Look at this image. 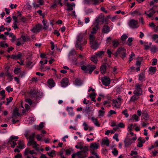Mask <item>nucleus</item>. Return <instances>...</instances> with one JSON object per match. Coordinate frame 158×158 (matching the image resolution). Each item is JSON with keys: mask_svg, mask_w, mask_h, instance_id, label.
I'll return each instance as SVG.
<instances>
[{"mask_svg": "<svg viewBox=\"0 0 158 158\" xmlns=\"http://www.w3.org/2000/svg\"><path fill=\"white\" fill-rule=\"evenodd\" d=\"M135 54L133 52H131V54L130 56L129 61H131V60H133V59L135 58Z\"/></svg>", "mask_w": 158, "mask_h": 158, "instance_id": "bf43d9fd", "label": "nucleus"}, {"mask_svg": "<svg viewBox=\"0 0 158 158\" xmlns=\"http://www.w3.org/2000/svg\"><path fill=\"white\" fill-rule=\"evenodd\" d=\"M138 20L134 19H131L129 20L128 23V25L130 28L134 29L138 27Z\"/></svg>", "mask_w": 158, "mask_h": 158, "instance_id": "9b49d317", "label": "nucleus"}, {"mask_svg": "<svg viewBox=\"0 0 158 158\" xmlns=\"http://www.w3.org/2000/svg\"><path fill=\"white\" fill-rule=\"evenodd\" d=\"M66 6L68 7L67 9V10L68 11L71 10L73 9V7L74 8L75 6V4L74 3H73L72 4H70L69 3H66Z\"/></svg>", "mask_w": 158, "mask_h": 158, "instance_id": "a878e982", "label": "nucleus"}, {"mask_svg": "<svg viewBox=\"0 0 158 158\" xmlns=\"http://www.w3.org/2000/svg\"><path fill=\"white\" fill-rule=\"evenodd\" d=\"M42 26L41 24H38L34 27L31 31L34 33H37L40 31L42 28Z\"/></svg>", "mask_w": 158, "mask_h": 158, "instance_id": "f3484780", "label": "nucleus"}, {"mask_svg": "<svg viewBox=\"0 0 158 158\" xmlns=\"http://www.w3.org/2000/svg\"><path fill=\"white\" fill-rule=\"evenodd\" d=\"M35 135V133H33L31 135L29 136V137H28L27 139H29V141L28 142H31L34 141V138Z\"/></svg>", "mask_w": 158, "mask_h": 158, "instance_id": "de8ad7c7", "label": "nucleus"}, {"mask_svg": "<svg viewBox=\"0 0 158 158\" xmlns=\"http://www.w3.org/2000/svg\"><path fill=\"white\" fill-rule=\"evenodd\" d=\"M152 44V43L151 42L148 43V42H146L144 44V45L143 46L144 47L145 49L146 50H148L150 48V47L151 45Z\"/></svg>", "mask_w": 158, "mask_h": 158, "instance_id": "4c0bfd02", "label": "nucleus"}, {"mask_svg": "<svg viewBox=\"0 0 158 158\" xmlns=\"http://www.w3.org/2000/svg\"><path fill=\"white\" fill-rule=\"evenodd\" d=\"M28 144L29 145H32L33 147L35 148H36L38 146V145L34 140L32 141L28 142Z\"/></svg>", "mask_w": 158, "mask_h": 158, "instance_id": "f704fd0d", "label": "nucleus"}, {"mask_svg": "<svg viewBox=\"0 0 158 158\" xmlns=\"http://www.w3.org/2000/svg\"><path fill=\"white\" fill-rule=\"evenodd\" d=\"M76 54V52L74 49L71 50L69 52L68 55V57L70 60H71L73 56Z\"/></svg>", "mask_w": 158, "mask_h": 158, "instance_id": "bb28decb", "label": "nucleus"}, {"mask_svg": "<svg viewBox=\"0 0 158 158\" xmlns=\"http://www.w3.org/2000/svg\"><path fill=\"white\" fill-rule=\"evenodd\" d=\"M116 113V112L114 110H110L108 113L107 116L108 117H110L113 114H115Z\"/></svg>", "mask_w": 158, "mask_h": 158, "instance_id": "49530a36", "label": "nucleus"}, {"mask_svg": "<svg viewBox=\"0 0 158 158\" xmlns=\"http://www.w3.org/2000/svg\"><path fill=\"white\" fill-rule=\"evenodd\" d=\"M157 48L155 45H153L151 48V51L152 53H154L155 52Z\"/></svg>", "mask_w": 158, "mask_h": 158, "instance_id": "69168bd1", "label": "nucleus"}, {"mask_svg": "<svg viewBox=\"0 0 158 158\" xmlns=\"http://www.w3.org/2000/svg\"><path fill=\"white\" fill-rule=\"evenodd\" d=\"M98 116L103 117L104 115L105 112L102 110H99L98 111Z\"/></svg>", "mask_w": 158, "mask_h": 158, "instance_id": "680f3d73", "label": "nucleus"}, {"mask_svg": "<svg viewBox=\"0 0 158 158\" xmlns=\"http://www.w3.org/2000/svg\"><path fill=\"white\" fill-rule=\"evenodd\" d=\"M82 126L84 127V129L85 130L87 131L88 130L89 126L85 122H83Z\"/></svg>", "mask_w": 158, "mask_h": 158, "instance_id": "6e6d98bb", "label": "nucleus"}, {"mask_svg": "<svg viewBox=\"0 0 158 158\" xmlns=\"http://www.w3.org/2000/svg\"><path fill=\"white\" fill-rule=\"evenodd\" d=\"M112 44L113 47L115 48L118 46L119 42L117 40H114L113 41Z\"/></svg>", "mask_w": 158, "mask_h": 158, "instance_id": "58836bf2", "label": "nucleus"}, {"mask_svg": "<svg viewBox=\"0 0 158 158\" xmlns=\"http://www.w3.org/2000/svg\"><path fill=\"white\" fill-rule=\"evenodd\" d=\"M102 144L108 146L109 145V141L107 138L103 139L102 141Z\"/></svg>", "mask_w": 158, "mask_h": 158, "instance_id": "7c9ffc66", "label": "nucleus"}, {"mask_svg": "<svg viewBox=\"0 0 158 158\" xmlns=\"http://www.w3.org/2000/svg\"><path fill=\"white\" fill-rule=\"evenodd\" d=\"M47 154L50 157H53L56 155V152L54 150H52L51 151L48 152Z\"/></svg>", "mask_w": 158, "mask_h": 158, "instance_id": "79ce46f5", "label": "nucleus"}, {"mask_svg": "<svg viewBox=\"0 0 158 158\" xmlns=\"http://www.w3.org/2000/svg\"><path fill=\"white\" fill-rule=\"evenodd\" d=\"M113 138L114 139L116 140L117 142L119 141V139H118V135L117 133L115 134L113 136Z\"/></svg>", "mask_w": 158, "mask_h": 158, "instance_id": "338daca9", "label": "nucleus"}, {"mask_svg": "<svg viewBox=\"0 0 158 158\" xmlns=\"http://www.w3.org/2000/svg\"><path fill=\"white\" fill-rule=\"evenodd\" d=\"M95 66L88 65L87 66L83 65L81 66V69L85 73L89 72L90 73L95 69Z\"/></svg>", "mask_w": 158, "mask_h": 158, "instance_id": "6e6552de", "label": "nucleus"}, {"mask_svg": "<svg viewBox=\"0 0 158 158\" xmlns=\"http://www.w3.org/2000/svg\"><path fill=\"white\" fill-rule=\"evenodd\" d=\"M99 147V143L94 142L91 143L90 144V150L92 154L96 156V158H99V156L94 151L98 149Z\"/></svg>", "mask_w": 158, "mask_h": 158, "instance_id": "39448f33", "label": "nucleus"}, {"mask_svg": "<svg viewBox=\"0 0 158 158\" xmlns=\"http://www.w3.org/2000/svg\"><path fill=\"white\" fill-rule=\"evenodd\" d=\"M20 114L18 112V110L17 108L15 109L13 111L12 118V122L13 124H15L19 121L18 117L19 116Z\"/></svg>", "mask_w": 158, "mask_h": 158, "instance_id": "0eeeda50", "label": "nucleus"}, {"mask_svg": "<svg viewBox=\"0 0 158 158\" xmlns=\"http://www.w3.org/2000/svg\"><path fill=\"white\" fill-rule=\"evenodd\" d=\"M93 26L94 27H93L91 32V34L89 36V43L91 47L93 49L96 50L98 48L100 44L98 43L97 41L95 38L93 34H95L96 33L97 31L99 28V27L98 24H95L94 25L93 24Z\"/></svg>", "mask_w": 158, "mask_h": 158, "instance_id": "f257e3e1", "label": "nucleus"}, {"mask_svg": "<svg viewBox=\"0 0 158 158\" xmlns=\"http://www.w3.org/2000/svg\"><path fill=\"white\" fill-rule=\"evenodd\" d=\"M112 152L113 155L115 156L117 155L118 154V151L116 148H114Z\"/></svg>", "mask_w": 158, "mask_h": 158, "instance_id": "e2e57ef3", "label": "nucleus"}, {"mask_svg": "<svg viewBox=\"0 0 158 158\" xmlns=\"http://www.w3.org/2000/svg\"><path fill=\"white\" fill-rule=\"evenodd\" d=\"M91 119L96 126L98 127L100 126V124L98 121L97 118H94V117H92L91 118Z\"/></svg>", "mask_w": 158, "mask_h": 158, "instance_id": "cd10ccee", "label": "nucleus"}, {"mask_svg": "<svg viewBox=\"0 0 158 158\" xmlns=\"http://www.w3.org/2000/svg\"><path fill=\"white\" fill-rule=\"evenodd\" d=\"M98 57L96 56V55L94 56H92L90 58L91 60L93 61L94 63H96L97 62Z\"/></svg>", "mask_w": 158, "mask_h": 158, "instance_id": "09e8293b", "label": "nucleus"}, {"mask_svg": "<svg viewBox=\"0 0 158 158\" xmlns=\"http://www.w3.org/2000/svg\"><path fill=\"white\" fill-rule=\"evenodd\" d=\"M18 138V136H11L8 140V144L10 145L12 148H14L17 144L16 141Z\"/></svg>", "mask_w": 158, "mask_h": 158, "instance_id": "423d86ee", "label": "nucleus"}, {"mask_svg": "<svg viewBox=\"0 0 158 158\" xmlns=\"http://www.w3.org/2000/svg\"><path fill=\"white\" fill-rule=\"evenodd\" d=\"M31 96L34 97L36 99H39L41 98L40 94L39 92L36 91L35 90H31Z\"/></svg>", "mask_w": 158, "mask_h": 158, "instance_id": "4468645a", "label": "nucleus"}, {"mask_svg": "<svg viewBox=\"0 0 158 158\" xmlns=\"http://www.w3.org/2000/svg\"><path fill=\"white\" fill-rule=\"evenodd\" d=\"M138 153L136 151H132L130 155L131 156H133V158H137V157Z\"/></svg>", "mask_w": 158, "mask_h": 158, "instance_id": "8fccbe9b", "label": "nucleus"}, {"mask_svg": "<svg viewBox=\"0 0 158 158\" xmlns=\"http://www.w3.org/2000/svg\"><path fill=\"white\" fill-rule=\"evenodd\" d=\"M84 143L83 142H78L75 147L77 149H80L81 151L79 152H81V153L83 155L87 156L88 152L89 151V147L88 146H84Z\"/></svg>", "mask_w": 158, "mask_h": 158, "instance_id": "7ed1b4c3", "label": "nucleus"}, {"mask_svg": "<svg viewBox=\"0 0 158 158\" xmlns=\"http://www.w3.org/2000/svg\"><path fill=\"white\" fill-rule=\"evenodd\" d=\"M155 13V10L152 8L148 11H145V14H146L148 17L151 18L152 17L153 14Z\"/></svg>", "mask_w": 158, "mask_h": 158, "instance_id": "6ab92c4d", "label": "nucleus"}, {"mask_svg": "<svg viewBox=\"0 0 158 158\" xmlns=\"http://www.w3.org/2000/svg\"><path fill=\"white\" fill-rule=\"evenodd\" d=\"M27 103L31 105L32 102L30 99H27L25 101L22 102L21 103V107L23 113H25L30 109V107Z\"/></svg>", "mask_w": 158, "mask_h": 158, "instance_id": "20e7f679", "label": "nucleus"}, {"mask_svg": "<svg viewBox=\"0 0 158 158\" xmlns=\"http://www.w3.org/2000/svg\"><path fill=\"white\" fill-rule=\"evenodd\" d=\"M74 84L76 86H80L82 84V82L79 79H76L75 80Z\"/></svg>", "mask_w": 158, "mask_h": 158, "instance_id": "473e14b6", "label": "nucleus"}, {"mask_svg": "<svg viewBox=\"0 0 158 158\" xmlns=\"http://www.w3.org/2000/svg\"><path fill=\"white\" fill-rule=\"evenodd\" d=\"M130 14L132 16H134L136 15H139V14L137 11L135 10L133 12H131L130 13Z\"/></svg>", "mask_w": 158, "mask_h": 158, "instance_id": "052dcab7", "label": "nucleus"}, {"mask_svg": "<svg viewBox=\"0 0 158 158\" xmlns=\"http://www.w3.org/2000/svg\"><path fill=\"white\" fill-rule=\"evenodd\" d=\"M61 86L63 87H65L69 85V80L66 78H63L61 82Z\"/></svg>", "mask_w": 158, "mask_h": 158, "instance_id": "a211bd4d", "label": "nucleus"}, {"mask_svg": "<svg viewBox=\"0 0 158 158\" xmlns=\"http://www.w3.org/2000/svg\"><path fill=\"white\" fill-rule=\"evenodd\" d=\"M43 136L42 134H38L36 136V138L38 140L40 141L42 140Z\"/></svg>", "mask_w": 158, "mask_h": 158, "instance_id": "5fc2aeb1", "label": "nucleus"}, {"mask_svg": "<svg viewBox=\"0 0 158 158\" xmlns=\"http://www.w3.org/2000/svg\"><path fill=\"white\" fill-rule=\"evenodd\" d=\"M24 41L22 40V38L20 37L19 39H18V41L17 43V46H19L21 44H23L24 43Z\"/></svg>", "mask_w": 158, "mask_h": 158, "instance_id": "3c124183", "label": "nucleus"}, {"mask_svg": "<svg viewBox=\"0 0 158 158\" xmlns=\"http://www.w3.org/2000/svg\"><path fill=\"white\" fill-rule=\"evenodd\" d=\"M44 3V0H39L37 2L38 3L36 4L35 2H34L32 3V5L34 7H39L40 6L43 5Z\"/></svg>", "mask_w": 158, "mask_h": 158, "instance_id": "b1692460", "label": "nucleus"}, {"mask_svg": "<svg viewBox=\"0 0 158 158\" xmlns=\"http://www.w3.org/2000/svg\"><path fill=\"white\" fill-rule=\"evenodd\" d=\"M132 119H133L135 120L136 121H139V117L136 114L133 115L132 116Z\"/></svg>", "mask_w": 158, "mask_h": 158, "instance_id": "0e129e2a", "label": "nucleus"}, {"mask_svg": "<svg viewBox=\"0 0 158 158\" xmlns=\"http://www.w3.org/2000/svg\"><path fill=\"white\" fill-rule=\"evenodd\" d=\"M142 115V117L145 120H148V119L149 116L146 112H143Z\"/></svg>", "mask_w": 158, "mask_h": 158, "instance_id": "ea45409f", "label": "nucleus"}, {"mask_svg": "<svg viewBox=\"0 0 158 158\" xmlns=\"http://www.w3.org/2000/svg\"><path fill=\"white\" fill-rule=\"evenodd\" d=\"M35 120V118L33 117H29L28 119L27 120L29 122V123H31Z\"/></svg>", "mask_w": 158, "mask_h": 158, "instance_id": "4d7b16f0", "label": "nucleus"}, {"mask_svg": "<svg viewBox=\"0 0 158 158\" xmlns=\"http://www.w3.org/2000/svg\"><path fill=\"white\" fill-rule=\"evenodd\" d=\"M42 23L44 25V28L46 29L48 28V24H47V22L46 20L43 19L42 21Z\"/></svg>", "mask_w": 158, "mask_h": 158, "instance_id": "37998d69", "label": "nucleus"}, {"mask_svg": "<svg viewBox=\"0 0 158 158\" xmlns=\"http://www.w3.org/2000/svg\"><path fill=\"white\" fill-rule=\"evenodd\" d=\"M104 21V16L103 14L101 13L97 17L94 21L93 24L103 23Z\"/></svg>", "mask_w": 158, "mask_h": 158, "instance_id": "9d476101", "label": "nucleus"}, {"mask_svg": "<svg viewBox=\"0 0 158 158\" xmlns=\"http://www.w3.org/2000/svg\"><path fill=\"white\" fill-rule=\"evenodd\" d=\"M47 82L48 87L50 88L54 87L55 85V83L53 80L52 78L48 80Z\"/></svg>", "mask_w": 158, "mask_h": 158, "instance_id": "4be33fe9", "label": "nucleus"}, {"mask_svg": "<svg viewBox=\"0 0 158 158\" xmlns=\"http://www.w3.org/2000/svg\"><path fill=\"white\" fill-rule=\"evenodd\" d=\"M141 85L137 84L135 86V89L134 91V94L137 95H138L141 93L142 92V89L141 87Z\"/></svg>", "mask_w": 158, "mask_h": 158, "instance_id": "2eb2a0df", "label": "nucleus"}, {"mask_svg": "<svg viewBox=\"0 0 158 158\" xmlns=\"http://www.w3.org/2000/svg\"><path fill=\"white\" fill-rule=\"evenodd\" d=\"M152 38L156 43H158V35L156 34L153 35L152 36Z\"/></svg>", "mask_w": 158, "mask_h": 158, "instance_id": "a19ab883", "label": "nucleus"}, {"mask_svg": "<svg viewBox=\"0 0 158 158\" xmlns=\"http://www.w3.org/2000/svg\"><path fill=\"white\" fill-rule=\"evenodd\" d=\"M115 132V131L113 130H107L105 133V135H108L110 134H113Z\"/></svg>", "mask_w": 158, "mask_h": 158, "instance_id": "864d4df0", "label": "nucleus"}, {"mask_svg": "<svg viewBox=\"0 0 158 158\" xmlns=\"http://www.w3.org/2000/svg\"><path fill=\"white\" fill-rule=\"evenodd\" d=\"M121 103V98H120L114 99L112 101V106L116 108H119Z\"/></svg>", "mask_w": 158, "mask_h": 158, "instance_id": "f8f14e48", "label": "nucleus"}, {"mask_svg": "<svg viewBox=\"0 0 158 158\" xmlns=\"http://www.w3.org/2000/svg\"><path fill=\"white\" fill-rule=\"evenodd\" d=\"M6 89L8 93H10V92L12 91L13 90V88H11L10 86H7L6 88Z\"/></svg>", "mask_w": 158, "mask_h": 158, "instance_id": "774afa93", "label": "nucleus"}, {"mask_svg": "<svg viewBox=\"0 0 158 158\" xmlns=\"http://www.w3.org/2000/svg\"><path fill=\"white\" fill-rule=\"evenodd\" d=\"M102 81L103 84L106 86L108 85L110 83V79L106 76H105L102 78Z\"/></svg>", "mask_w": 158, "mask_h": 158, "instance_id": "dca6fc26", "label": "nucleus"}, {"mask_svg": "<svg viewBox=\"0 0 158 158\" xmlns=\"http://www.w3.org/2000/svg\"><path fill=\"white\" fill-rule=\"evenodd\" d=\"M105 52L103 51H100L96 53V56L98 58L102 57L104 55Z\"/></svg>", "mask_w": 158, "mask_h": 158, "instance_id": "c9c22d12", "label": "nucleus"}, {"mask_svg": "<svg viewBox=\"0 0 158 158\" xmlns=\"http://www.w3.org/2000/svg\"><path fill=\"white\" fill-rule=\"evenodd\" d=\"M106 70V66L105 64L102 65L101 67V71L102 73H104Z\"/></svg>", "mask_w": 158, "mask_h": 158, "instance_id": "c03bdc74", "label": "nucleus"}, {"mask_svg": "<svg viewBox=\"0 0 158 158\" xmlns=\"http://www.w3.org/2000/svg\"><path fill=\"white\" fill-rule=\"evenodd\" d=\"M67 110L69 112V114L70 116H72L74 114V113L73 111V108L72 107H67Z\"/></svg>", "mask_w": 158, "mask_h": 158, "instance_id": "c756f323", "label": "nucleus"}, {"mask_svg": "<svg viewBox=\"0 0 158 158\" xmlns=\"http://www.w3.org/2000/svg\"><path fill=\"white\" fill-rule=\"evenodd\" d=\"M124 143L125 146L126 147H128L132 143H133V141H132L131 139L127 138L124 141Z\"/></svg>", "mask_w": 158, "mask_h": 158, "instance_id": "412c9836", "label": "nucleus"}, {"mask_svg": "<svg viewBox=\"0 0 158 158\" xmlns=\"http://www.w3.org/2000/svg\"><path fill=\"white\" fill-rule=\"evenodd\" d=\"M36 150H30L29 148H27L24 151V155L26 156V158H31L32 157L34 158V156L32 155L33 154H36Z\"/></svg>", "mask_w": 158, "mask_h": 158, "instance_id": "1a4fd4ad", "label": "nucleus"}, {"mask_svg": "<svg viewBox=\"0 0 158 158\" xmlns=\"http://www.w3.org/2000/svg\"><path fill=\"white\" fill-rule=\"evenodd\" d=\"M139 80L140 81L145 80V75L144 73H141L139 75Z\"/></svg>", "mask_w": 158, "mask_h": 158, "instance_id": "a18cd8bd", "label": "nucleus"}, {"mask_svg": "<svg viewBox=\"0 0 158 158\" xmlns=\"http://www.w3.org/2000/svg\"><path fill=\"white\" fill-rule=\"evenodd\" d=\"M83 155L81 153V152H78L76 153L73 154L72 157V158H75L76 156H78V158H85L86 157Z\"/></svg>", "mask_w": 158, "mask_h": 158, "instance_id": "5701e85b", "label": "nucleus"}, {"mask_svg": "<svg viewBox=\"0 0 158 158\" xmlns=\"http://www.w3.org/2000/svg\"><path fill=\"white\" fill-rule=\"evenodd\" d=\"M83 2L85 4L96 5L99 3V0H84Z\"/></svg>", "mask_w": 158, "mask_h": 158, "instance_id": "ddd939ff", "label": "nucleus"}, {"mask_svg": "<svg viewBox=\"0 0 158 158\" xmlns=\"http://www.w3.org/2000/svg\"><path fill=\"white\" fill-rule=\"evenodd\" d=\"M156 69L155 67H151L149 69V73L151 74H154L156 72Z\"/></svg>", "mask_w": 158, "mask_h": 158, "instance_id": "2f4dec72", "label": "nucleus"}, {"mask_svg": "<svg viewBox=\"0 0 158 158\" xmlns=\"http://www.w3.org/2000/svg\"><path fill=\"white\" fill-rule=\"evenodd\" d=\"M128 37V36L127 35L124 34L121 36V39L123 41H125L127 39Z\"/></svg>", "mask_w": 158, "mask_h": 158, "instance_id": "13d9d810", "label": "nucleus"}, {"mask_svg": "<svg viewBox=\"0 0 158 158\" xmlns=\"http://www.w3.org/2000/svg\"><path fill=\"white\" fill-rule=\"evenodd\" d=\"M111 30L109 27L105 25L102 28V32L104 33H107L109 32Z\"/></svg>", "mask_w": 158, "mask_h": 158, "instance_id": "393cba45", "label": "nucleus"}, {"mask_svg": "<svg viewBox=\"0 0 158 158\" xmlns=\"http://www.w3.org/2000/svg\"><path fill=\"white\" fill-rule=\"evenodd\" d=\"M18 147L21 149L24 148V145L23 140H19Z\"/></svg>", "mask_w": 158, "mask_h": 158, "instance_id": "e433bc0d", "label": "nucleus"}, {"mask_svg": "<svg viewBox=\"0 0 158 158\" xmlns=\"http://www.w3.org/2000/svg\"><path fill=\"white\" fill-rule=\"evenodd\" d=\"M0 46L2 47H7L8 46V44L5 43L4 41H2L0 42Z\"/></svg>", "mask_w": 158, "mask_h": 158, "instance_id": "603ef678", "label": "nucleus"}, {"mask_svg": "<svg viewBox=\"0 0 158 158\" xmlns=\"http://www.w3.org/2000/svg\"><path fill=\"white\" fill-rule=\"evenodd\" d=\"M126 52V49L122 47L119 48L118 49L116 52V56H117L121 53L123 52Z\"/></svg>", "mask_w": 158, "mask_h": 158, "instance_id": "c85d7f7f", "label": "nucleus"}, {"mask_svg": "<svg viewBox=\"0 0 158 158\" xmlns=\"http://www.w3.org/2000/svg\"><path fill=\"white\" fill-rule=\"evenodd\" d=\"M86 32L80 33L77 36V40L75 44L76 48H79L80 50L82 49V46L86 44L87 41L83 38Z\"/></svg>", "mask_w": 158, "mask_h": 158, "instance_id": "f03ea898", "label": "nucleus"}, {"mask_svg": "<svg viewBox=\"0 0 158 158\" xmlns=\"http://www.w3.org/2000/svg\"><path fill=\"white\" fill-rule=\"evenodd\" d=\"M44 123L41 122L39 125L35 126V129L40 130L44 127Z\"/></svg>", "mask_w": 158, "mask_h": 158, "instance_id": "72a5a7b5", "label": "nucleus"}, {"mask_svg": "<svg viewBox=\"0 0 158 158\" xmlns=\"http://www.w3.org/2000/svg\"><path fill=\"white\" fill-rule=\"evenodd\" d=\"M40 63L41 64V65L40 66V69L42 71H46L50 69V68L49 66H47L46 67H45L43 64V60H41L40 61Z\"/></svg>", "mask_w": 158, "mask_h": 158, "instance_id": "aec40b11", "label": "nucleus"}]
</instances>
